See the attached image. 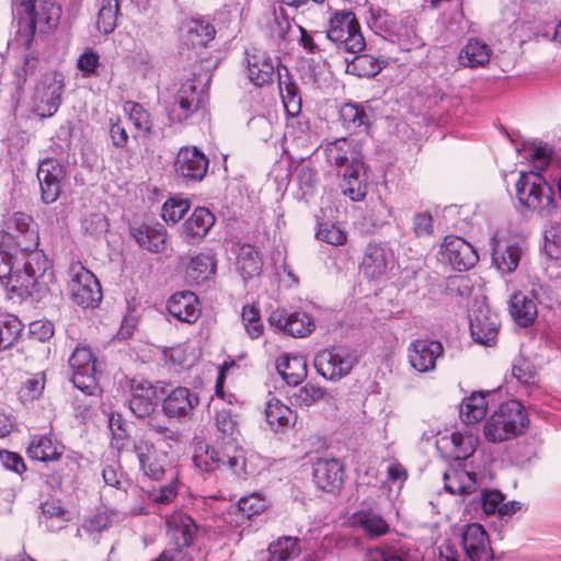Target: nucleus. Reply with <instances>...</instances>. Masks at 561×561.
<instances>
[{"mask_svg": "<svg viewBox=\"0 0 561 561\" xmlns=\"http://www.w3.org/2000/svg\"><path fill=\"white\" fill-rule=\"evenodd\" d=\"M69 290L72 300L83 308H94L102 299L99 280L80 262L69 267Z\"/></svg>", "mask_w": 561, "mask_h": 561, "instance_id": "obj_5", "label": "nucleus"}, {"mask_svg": "<svg viewBox=\"0 0 561 561\" xmlns=\"http://www.w3.org/2000/svg\"><path fill=\"white\" fill-rule=\"evenodd\" d=\"M317 238L332 245H342L346 242L345 232L333 224L320 225Z\"/></svg>", "mask_w": 561, "mask_h": 561, "instance_id": "obj_57", "label": "nucleus"}, {"mask_svg": "<svg viewBox=\"0 0 561 561\" xmlns=\"http://www.w3.org/2000/svg\"><path fill=\"white\" fill-rule=\"evenodd\" d=\"M44 386L45 382L43 376L28 378L21 389V398L24 401H33L41 396L44 390Z\"/></svg>", "mask_w": 561, "mask_h": 561, "instance_id": "obj_59", "label": "nucleus"}, {"mask_svg": "<svg viewBox=\"0 0 561 561\" xmlns=\"http://www.w3.org/2000/svg\"><path fill=\"white\" fill-rule=\"evenodd\" d=\"M300 541L297 537H282L268 546L267 561H297L301 554ZM302 561H317L313 553L304 557Z\"/></svg>", "mask_w": 561, "mask_h": 561, "instance_id": "obj_30", "label": "nucleus"}, {"mask_svg": "<svg viewBox=\"0 0 561 561\" xmlns=\"http://www.w3.org/2000/svg\"><path fill=\"white\" fill-rule=\"evenodd\" d=\"M128 405L131 413L138 419L150 417L158 405L157 388L144 379L130 381V399Z\"/></svg>", "mask_w": 561, "mask_h": 561, "instance_id": "obj_16", "label": "nucleus"}, {"mask_svg": "<svg viewBox=\"0 0 561 561\" xmlns=\"http://www.w3.org/2000/svg\"><path fill=\"white\" fill-rule=\"evenodd\" d=\"M0 460L7 469L15 473L21 474L26 469L23 458L16 453L1 450Z\"/></svg>", "mask_w": 561, "mask_h": 561, "instance_id": "obj_63", "label": "nucleus"}, {"mask_svg": "<svg viewBox=\"0 0 561 561\" xmlns=\"http://www.w3.org/2000/svg\"><path fill=\"white\" fill-rule=\"evenodd\" d=\"M445 489L451 494L467 495L477 490L476 476L461 467H454L444 473Z\"/></svg>", "mask_w": 561, "mask_h": 561, "instance_id": "obj_34", "label": "nucleus"}, {"mask_svg": "<svg viewBox=\"0 0 561 561\" xmlns=\"http://www.w3.org/2000/svg\"><path fill=\"white\" fill-rule=\"evenodd\" d=\"M55 279L54 271L44 252L35 250L14 253L0 250V284L10 298L44 297Z\"/></svg>", "mask_w": 561, "mask_h": 561, "instance_id": "obj_1", "label": "nucleus"}, {"mask_svg": "<svg viewBox=\"0 0 561 561\" xmlns=\"http://www.w3.org/2000/svg\"><path fill=\"white\" fill-rule=\"evenodd\" d=\"M130 234L137 244L152 253H161L167 249L168 233L163 226L139 225L130 228Z\"/></svg>", "mask_w": 561, "mask_h": 561, "instance_id": "obj_26", "label": "nucleus"}, {"mask_svg": "<svg viewBox=\"0 0 561 561\" xmlns=\"http://www.w3.org/2000/svg\"><path fill=\"white\" fill-rule=\"evenodd\" d=\"M62 84L53 80L48 84H42L36 88L34 98V111L41 117L53 116L60 106V96Z\"/></svg>", "mask_w": 561, "mask_h": 561, "instance_id": "obj_27", "label": "nucleus"}, {"mask_svg": "<svg viewBox=\"0 0 561 561\" xmlns=\"http://www.w3.org/2000/svg\"><path fill=\"white\" fill-rule=\"evenodd\" d=\"M64 449V445L50 434H35L30 438L26 454L33 460L48 462L58 460Z\"/></svg>", "mask_w": 561, "mask_h": 561, "instance_id": "obj_25", "label": "nucleus"}, {"mask_svg": "<svg viewBox=\"0 0 561 561\" xmlns=\"http://www.w3.org/2000/svg\"><path fill=\"white\" fill-rule=\"evenodd\" d=\"M324 396V390L318 386L307 383L290 394L291 402L300 407H310L321 400Z\"/></svg>", "mask_w": 561, "mask_h": 561, "instance_id": "obj_53", "label": "nucleus"}, {"mask_svg": "<svg viewBox=\"0 0 561 561\" xmlns=\"http://www.w3.org/2000/svg\"><path fill=\"white\" fill-rule=\"evenodd\" d=\"M23 329L22 322L13 314L0 319V352L10 348Z\"/></svg>", "mask_w": 561, "mask_h": 561, "instance_id": "obj_49", "label": "nucleus"}, {"mask_svg": "<svg viewBox=\"0 0 561 561\" xmlns=\"http://www.w3.org/2000/svg\"><path fill=\"white\" fill-rule=\"evenodd\" d=\"M123 519L124 514L119 513L118 511L105 510L87 519L84 523V528L88 531L101 533L108 527L122 522Z\"/></svg>", "mask_w": 561, "mask_h": 561, "instance_id": "obj_51", "label": "nucleus"}, {"mask_svg": "<svg viewBox=\"0 0 561 561\" xmlns=\"http://www.w3.org/2000/svg\"><path fill=\"white\" fill-rule=\"evenodd\" d=\"M357 360L354 351L339 346L319 352L314 358V367L325 379L340 380L352 371Z\"/></svg>", "mask_w": 561, "mask_h": 561, "instance_id": "obj_7", "label": "nucleus"}, {"mask_svg": "<svg viewBox=\"0 0 561 561\" xmlns=\"http://www.w3.org/2000/svg\"><path fill=\"white\" fill-rule=\"evenodd\" d=\"M208 170V159L197 148H182L175 159V171L183 178L201 181Z\"/></svg>", "mask_w": 561, "mask_h": 561, "instance_id": "obj_21", "label": "nucleus"}, {"mask_svg": "<svg viewBox=\"0 0 561 561\" xmlns=\"http://www.w3.org/2000/svg\"><path fill=\"white\" fill-rule=\"evenodd\" d=\"M124 112L139 133L147 135L151 131L152 122L150 115L141 104L127 101L124 104Z\"/></svg>", "mask_w": 561, "mask_h": 561, "instance_id": "obj_50", "label": "nucleus"}, {"mask_svg": "<svg viewBox=\"0 0 561 561\" xmlns=\"http://www.w3.org/2000/svg\"><path fill=\"white\" fill-rule=\"evenodd\" d=\"M141 471L152 480H161L168 469V454L157 450L153 443L146 436L134 445Z\"/></svg>", "mask_w": 561, "mask_h": 561, "instance_id": "obj_10", "label": "nucleus"}, {"mask_svg": "<svg viewBox=\"0 0 561 561\" xmlns=\"http://www.w3.org/2000/svg\"><path fill=\"white\" fill-rule=\"evenodd\" d=\"M165 524L168 536L174 546L191 547L198 530L191 516L182 512H174L167 517Z\"/></svg>", "mask_w": 561, "mask_h": 561, "instance_id": "obj_23", "label": "nucleus"}, {"mask_svg": "<svg viewBox=\"0 0 561 561\" xmlns=\"http://www.w3.org/2000/svg\"><path fill=\"white\" fill-rule=\"evenodd\" d=\"M268 323L294 337H305L314 330L311 317L299 311L288 313L284 309L273 310L268 317Z\"/></svg>", "mask_w": 561, "mask_h": 561, "instance_id": "obj_19", "label": "nucleus"}, {"mask_svg": "<svg viewBox=\"0 0 561 561\" xmlns=\"http://www.w3.org/2000/svg\"><path fill=\"white\" fill-rule=\"evenodd\" d=\"M390 256V251L385 245L369 243L362 261L363 273L371 279L380 278L387 273Z\"/></svg>", "mask_w": 561, "mask_h": 561, "instance_id": "obj_28", "label": "nucleus"}, {"mask_svg": "<svg viewBox=\"0 0 561 561\" xmlns=\"http://www.w3.org/2000/svg\"><path fill=\"white\" fill-rule=\"evenodd\" d=\"M34 10L27 12L21 7V1L16 7L18 14H25L30 19V32L34 34L35 30L41 33L54 31L59 23L61 8L51 0H33Z\"/></svg>", "mask_w": 561, "mask_h": 561, "instance_id": "obj_9", "label": "nucleus"}, {"mask_svg": "<svg viewBox=\"0 0 561 561\" xmlns=\"http://www.w3.org/2000/svg\"><path fill=\"white\" fill-rule=\"evenodd\" d=\"M216 262L213 255L198 254L191 257L186 266V276L190 280L201 283L215 274Z\"/></svg>", "mask_w": 561, "mask_h": 561, "instance_id": "obj_41", "label": "nucleus"}, {"mask_svg": "<svg viewBox=\"0 0 561 561\" xmlns=\"http://www.w3.org/2000/svg\"><path fill=\"white\" fill-rule=\"evenodd\" d=\"M444 353L440 342L419 339L413 341L408 347V358L410 365L419 373H427L436 367V359Z\"/></svg>", "mask_w": 561, "mask_h": 561, "instance_id": "obj_17", "label": "nucleus"}, {"mask_svg": "<svg viewBox=\"0 0 561 561\" xmlns=\"http://www.w3.org/2000/svg\"><path fill=\"white\" fill-rule=\"evenodd\" d=\"M529 423L524 405L517 400H508L486 419L483 436L492 444L504 443L524 435Z\"/></svg>", "mask_w": 561, "mask_h": 561, "instance_id": "obj_3", "label": "nucleus"}, {"mask_svg": "<svg viewBox=\"0 0 561 561\" xmlns=\"http://www.w3.org/2000/svg\"><path fill=\"white\" fill-rule=\"evenodd\" d=\"M297 180L306 192L312 191L318 182L317 172L309 164H302L298 169Z\"/></svg>", "mask_w": 561, "mask_h": 561, "instance_id": "obj_62", "label": "nucleus"}, {"mask_svg": "<svg viewBox=\"0 0 561 561\" xmlns=\"http://www.w3.org/2000/svg\"><path fill=\"white\" fill-rule=\"evenodd\" d=\"M276 369L288 385L297 386L306 376V363L300 356H280Z\"/></svg>", "mask_w": 561, "mask_h": 561, "instance_id": "obj_38", "label": "nucleus"}, {"mask_svg": "<svg viewBox=\"0 0 561 561\" xmlns=\"http://www.w3.org/2000/svg\"><path fill=\"white\" fill-rule=\"evenodd\" d=\"M102 477L107 485L116 489L122 488L123 472L121 471V466L116 461L106 463L103 467Z\"/></svg>", "mask_w": 561, "mask_h": 561, "instance_id": "obj_61", "label": "nucleus"}, {"mask_svg": "<svg viewBox=\"0 0 561 561\" xmlns=\"http://www.w3.org/2000/svg\"><path fill=\"white\" fill-rule=\"evenodd\" d=\"M71 381L83 393L92 396L98 390L95 358L89 347L77 346L69 358Z\"/></svg>", "mask_w": 561, "mask_h": 561, "instance_id": "obj_8", "label": "nucleus"}, {"mask_svg": "<svg viewBox=\"0 0 561 561\" xmlns=\"http://www.w3.org/2000/svg\"><path fill=\"white\" fill-rule=\"evenodd\" d=\"M492 50L485 43L471 38L460 50L458 59L461 66L469 68L482 67L489 62Z\"/></svg>", "mask_w": 561, "mask_h": 561, "instance_id": "obj_36", "label": "nucleus"}, {"mask_svg": "<svg viewBox=\"0 0 561 561\" xmlns=\"http://www.w3.org/2000/svg\"><path fill=\"white\" fill-rule=\"evenodd\" d=\"M460 543L469 561H492L493 552L484 528L477 523L467 524L460 531Z\"/></svg>", "mask_w": 561, "mask_h": 561, "instance_id": "obj_11", "label": "nucleus"}, {"mask_svg": "<svg viewBox=\"0 0 561 561\" xmlns=\"http://www.w3.org/2000/svg\"><path fill=\"white\" fill-rule=\"evenodd\" d=\"M247 61L249 79L253 84L262 87L272 82L275 67L270 57L264 53L255 51L248 54Z\"/></svg>", "mask_w": 561, "mask_h": 561, "instance_id": "obj_33", "label": "nucleus"}, {"mask_svg": "<svg viewBox=\"0 0 561 561\" xmlns=\"http://www.w3.org/2000/svg\"><path fill=\"white\" fill-rule=\"evenodd\" d=\"M167 308L173 318L190 324L195 323L202 314L197 296L188 290L173 294L168 300Z\"/></svg>", "mask_w": 561, "mask_h": 561, "instance_id": "obj_22", "label": "nucleus"}, {"mask_svg": "<svg viewBox=\"0 0 561 561\" xmlns=\"http://www.w3.org/2000/svg\"><path fill=\"white\" fill-rule=\"evenodd\" d=\"M32 221L31 216L25 213L18 211L11 215L5 220V227L9 231H16L20 233L26 232Z\"/></svg>", "mask_w": 561, "mask_h": 561, "instance_id": "obj_64", "label": "nucleus"}, {"mask_svg": "<svg viewBox=\"0 0 561 561\" xmlns=\"http://www.w3.org/2000/svg\"><path fill=\"white\" fill-rule=\"evenodd\" d=\"M535 369L533 365L524 358L516 360L512 367V376L522 383L530 382L535 377Z\"/></svg>", "mask_w": 561, "mask_h": 561, "instance_id": "obj_60", "label": "nucleus"}, {"mask_svg": "<svg viewBox=\"0 0 561 561\" xmlns=\"http://www.w3.org/2000/svg\"><path fill=\"white\" fill-rule=\"evenodd\" d=\"M199 404L196 392L186 387L172 389L162 402V411L169 419L190 420Z\"/></svg>", "mask_w": 561, "mask_h": 561, "instance_id": "obj_14", "label": "nucleus"}, {"mask_svg": "<svg viewBox=\"0 0 561 561\" xmlns=\"http://www.w3.org/2000/svg\"><path fill=\"white\" fill-rule=\"evenodd\" d=\"M65 176V168L56 159L46 158L39 162L37 180L41 187V197L45 204H51L58 199Z\"/></svg>", "mask_w": 561, "mask_h": 561, "instance_id": "obj_13", "label": "nucleus"}, {"mask_svg": "<svg viewBox=\"0 0 561 561\" xmlns=\"http://www.w3.org/2000/svg\"><path fill=\"white\" fill-rule=\"evenodd\" d=\"M442 259L457 271H468L479 260L474 248L465 239L456 236L445 237L440 245Z\"/></svg>", "mask_w": 561, "mask_h": 561, "instance_id": "obj_12", "label": "nucleus"}, {"mask_svg": "<svg viewBox=\"0 0 561 561\" xmlns=\"http://www.w3.org/2000/svg\"><path fill=\"white\" fill-rule=\"evenodd\" d=\"M526 250L522 240L510 241L503 249L496 248L492 254L493 264L502 273H513Z\"/></svg>", "mask_w": 561, "mask_h": 561, "instance_id": "obj_32", "label": "nucleus"}, {"mask_svg": "<svg viewBox=\"0 0 561 561\" xmlns=\"http://www.w3.org/2000/svg\"><path fill=\"white\" fill-rule=\"evenodd\" d=\"M237 267L244 279L252 278L260 274L262 261L254 247L250 244L240 247L237 256Z\"/></svg>", "mask_w": 561, "mask_h": 561, "instance_id": "obj_42", "label": "nucleus"}, {"mask_svg": "<svg viewBox=\"0 0 561 561\" xmlns=\"http://www.w3.org/2000/svg\"><path fill=\"white\" fill-rule=\"evenodd\" d=\"M325 152L328 161L339 169V173L351 168L356 173V168L363 163L360 153L345 138L329 144Z\"/></svg>", "mask_w": 561, "mask_h": 561, "instance_id": "obj_24", "label": "nucleus"}, {"mask_svg": "<svg viewBox=\"0 0 561 561\" xmlns=\"http://www.w3.org/2000/svg\"><path fill=\"white\" fill-rule=\"evenodd\" d=\"M534 170L520 172L516 183V196L519 203L528 209L547 219L551 226L560 224L559 207L553 196V190L539 171L545 170L550 163V152L547 147L531 148L527 156Z\"/></svg>", "mask_w": 561, "mask_h": 561, "instance_id": "obj_2", "label": "nucleus"}, {"mask_svg": "<svg viewBox=\"0 0 561 561\" xmlns=\"http://www.w3.org/2000/svg\"><path fill=\"white\" fill-rule=\"evenodd\" d=\"M190 209V203L186 198L173 196L168 198L163 206L161 216L168 224L179 222Z\"/></svg>", "mask_w": 561, "mask_h": 561, "instance_id": "obj_52", "label": "nucleus"}, {"mask_svg": "<svg viewBox=\"0 0 561 561\" xmlns=\"http://www.w3.org/2000/svg\"><path fill=\"white\" fill-rule=\"evenodd\" d=\"M327 37L352 54L359 53L365 48V38L352 11H339L331 16Z\"/></svg>", "mask_w": 561, "mask_h": 561, "instance_id": "obj_4", "label": "nucleus"}, {"mask_svg": "<svg viewBox=\"0 0 561 561\" xmlns=\"http://www.w3.org/2000/svg\"><path fill=\"white\" fill-rule=\"evenodd\" d=\"M343 178L341 187L343 194L348 196L352 201H362L366 195V185L364 184V162L360 163L359 168H356V173L353 172V168L345 169L340 172Z\"/></svg>", "mask_w": 561, "mask_h": 561, "instance_id": "obj_39", "label": "nucleus"}, {"mask_svg": "<svg viewBox=\"0 0 561 561\" xmlns=\"http://www.w3.org/2000/svg\"><path fill=\"white\" fill-rule=\"evenodd\" d=\"M500 329V320L495 312L481 306L470 314V331L473 340L485 346L495 343Z\"/></svg>", "mask_w": 561, "mask_h": 561, "instance_id": "obj_18", "label": "nucleus"}, {"mask_svg": "<svg viewBox=\"0 0 561 561\" xmlns=\"http://www.w3.org/2000/svg\"><path fill=\"white\" fill-rule=\"evenodd\" d=\"M511 314L519 325L528 327L537 318V306L534 299L518 293L511 299Z\"/></svg>", "mask_w": 561, "mask_h": 561, "instance_id": "obj_40", "label": "nucleus"}, {"mask_svg": "<svg viewBox=\"0 0 561 561\" xmlns=\"http://www.w3.org/2000/svg\"><path fill=\"white\" fill-rule=\"evenodd\" d=\"M476 443V438L472 435L455 432L440 437L437 440V447L444 451L447 457L461 460L474 453Z\"/></svg>", "mask_w": 561, "mask_h": 561, "instance_id": "obj_29", "label": "nucleus"}, {"mask_svg": "<svg viewBox=\"0 0 561 561\" xmlns=\"http://www.w3.org/2000/svg\"><path fill=\"white\" fill-rule=\"evenodd\" d=\"M118 0H101L96 27L103 34H110L116 27L118 16Z\"/></svg>", "mask_w": 561, "mask_h": 561, "instance_id": "obj_48", "label": "nucleus"}, {"mask_svg": "<svg viewBox=\"0 0 561 561\" xmlns=\"http://www.w3.org/2000/svg\"><path fill=\"white\" fill-rule=\"evenodd\" d=\"M215 224L214 215L204 207L196 208L183 225L182 234L187 242L203 239Z\"/></svg>", "mask_w": 561, "mask_h": 561, "instance_id": "obj_31", "label": "nucleus"}, {"mask_svg": "<svg viewBox=\"0 0 561 561\" xmlns=\"http://www.w3.org/2000/svg\"><path fill=\"white\" fill-rule=\"evenodd\" d=\"M196 468L204 472H215L217 470L228 471L237 477L245 473V457L240 448H233L231 453L221 451L215 448L196 454L193 457Z\"/></svg>", "mask_w": 561, "mask_h": 561, "instance_id": "obj_6", "label": "nucleus"}, {"mask_svg": "<svg viewBox=\"0 0 561 561\" xmlns=\"http://www.w3.org/2000/svg\"><path fill=\"white\" fill-rule=\"evenodd\" d=\"M340 117L345 128L351 131H357L360 128L367 129L369 117L366 111L353 103L342 105L340 110Z\"/></svg>", "mask_w": 561, "mask_h": 561, "instance_id": "obj_45", "label": "nucleus"}, {"mask_svg": "<svg viewBox=\"0 0 561 561\" xmlns=\"http://www.w3.org/2000/svg\"><path fill=\"white\" fill-rule=\"evenodd\" d=\"M504 495L497 490H482L476 503L480 505L485 515L500 514Z\"/></svg>", "mask_w": 561, "mask_h": 561, "instance_id": "obj_55", "label": "nucleus"}, {"mask_svg": "<svg viewBox=\"0 0 561 561\" xmlns=\"http://www.w3.org/2000/svg\"><path fill=\"white\" fill-rule=\"evenodd\" d=\"M187 41L193 46H205L216 34L215 27L206 21L193 19L186 23Z\"/></svg>", "mask_w": 561, "mask_h": 561, "instance_id": "obj_46", "label": "nucleus"}, {"mask_svg": "<svg viewBox=\"0 0 561 561\" xmlns=\"http://www.w3.org/2000/svg\"><path fill=\"white\" fill-rule=\"evenodd\" d=\"M204 104V95L193 82H185L179 89L169 108V117L174 123H182L191 117Z\"/></svg>", "mask_w": 561, "mask_h": 561, "instance_id": "obj_15", "label": "nucleus"}, {"mask_svg": "<svg viewBox=\"0 0 561 561\" xmlns=\"http://www.w3.org/2000/svg\"><path fill=\"white\" fill-rule=\"evenodd\" d=\"M216 410L215 422L218 431L225 435H232L236 428V421L229 408L224 407L222 401L211 400Z\"/></svg>", "mask_w": 561, "mask_h": 561, "instance_id": "obj_54", "label": "nucleus"}, {"mask_svg": "<svg viewBox=\"0 0 561 561\" xmlns=\"http://www.w3.org/2000/svg\"><path fill=\"white\" fill-rule=\"evenodd\" d=\"M242 321L251 339H257L263 333V323L260 318V312L255 307H243Z\"/></svg>", "mask_w": 561, "mask_h": 561, "instance_id": "obj_56", "label": "nucleus"}, {"mask_svg": "<svg viewBox=\"0 0 561 561\" xmlns=\"http://www.w3.org/2000/svg\"><path fill=\"white\" fill-rule=\"evenodd\" d=\"M354 523L370 538L383 536L389 531V525L383 517L371 511L356 513Z\"/></svg>", "mask_w": 561, "mask_h": 561, "instance_id": "obj_43", "label": "nucleus"}, {"mask_svg": "<svg viewBox=\"0 0 561 561\" xmlns=\"http://www.w3.org/2000/svg\"><path fill=\"white\" fill-rule=\"evenodd\" d=\"M265 417L273 431H284L289 427L296 415L287 405L283 404L278 399L271 398L266 402Z\"/></svg>", "mask_w": 561, "mask_h": 561, "instance_id": "obj_37", "label": "nucleus"}, {"mask_svg": "<svg viewBox=\"0 0 561 561\" xmlns=\"http://www.w3.org/2000/svg\"><path fill=\"white\" fill-rule=\"evenodd\" d=\"M313 481L318 489L328 492H337L344 482V468L335 458H319L313 462Z\"/></svg>", "mask_w": 561, "mask_h": 561, "instance_id": "obj_20", "label": "nucleus"}, {"mask_svg": "<svg viewBox=\"0 0 561 561\" xmlns=\"http://www.w3.org/2000/svg\"><path fill=\"white\" fill-rule=\"evenodd\" d=\"M486 396H490V392H473L462 400L459 411L462 422L476 424L485 417L488 413Z\"/></svg>", "mask_w": 561, "mask_h": 561, "instance_id": "obj_35", "label": "nucleus"}, {"mask_svg": "<svg viewBox=\"0 0 561 561\" xmlns=\"http://www.w3.org/2000/svg\"><path fill=\"white\" fill-rule=\"evenodd\" d=\"M380 70L379 60L368 54L355 56L346 66V72L356 77L370 78L378 75Z\"/></svg>", "mask_w": 561, "mask_h": 561, "instance_id": "obj_47", "label": "nucleus"}, {"mask_svg": "<svg viewBox=\"0 0 561 561\" xmlns=\"http://www.w3.org/2000/svg\"><path fill=\"white\" fill-rule=\"evenodd\" d=\"M238 507L244 517L251 518L252 516L262 513L266 507V503L259 494H251L249 496L241 497L239 500Z\"/></svg>", "mask_w": 561, "mask_h": 561, "instance_id": "obj_58", "label": "nucleus"}, {"mask_svg": "<svg viewBox=\"0 0 561 561\" xmlns=\"http://www.w3.org/2000/svg\"><path fill=\"white\" fill-rule=\"evenodd\" d=\"M285 77L286 78L284 79L280 70H278V87L282 101L287 114L296 116L301 110V98L297 85L289 80L287 75Z\"/></svg>", "mask_w": 561, "mask_h": 561, "instance_id": "obj_44", "label": "nucleus"}]
</instances>
